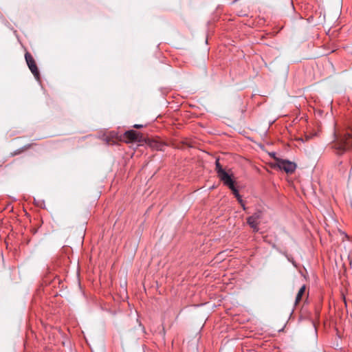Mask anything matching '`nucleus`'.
<instances>
[{"label": "nucleus", "mask_w": 352, "mask_h": 352, "mask_svg": "<svg viewBox=\"0 0 352 352\" xmlns=\"http://www.w3.org/2000/svg\"><path fill=\"white\" fill-rule=\"evenodd\" d=\"M336 148L340 153L352 148V135L349 133H346L336 144Z\"/></svg>", "instance_id": "f257e3e1"}, {"label": "nucleus", "mask_w": 352, "mask_h": 352, "mask_svg": "<svg viewBox=\"0 0 352 352\" xmlns=\"http://www.w3.org/2000/svg\"><path fill=\"white\" fill-rule=\"evenodd\" d=\"M262 218L261 210H257L252 216L248 217L247 223L253 229L254 232H257L259 230V220Z\"/></svg>", "instance_id": "7ed1b4c3"}, {"label": "nucleus", "mask_w": 352, "mask_h": 352, "mask_svg": "<svg viewBox=\"0 0 352 352\" xmlns=\"http://www.w3.org/2000/svg\"><path fill=\"white\" fill-rule=\"evenodd\" d=\"M230 189L232 190L233 195L236 198L238 202L239 203H242V198H241L240 194L239 193L238 190L236 188L235 186H234L233 187L230 188Z\"/></svg>", "instance_id": "9d476101"}, {"label": "nucleus", "mask_w": 352, "mask_h": 352, "mask_svg": "<svg viewBox=\"0 0 352 352\" xmlns=\"http://www.w3.org/2000/svg\"><path fill=\"white\" fill-rule=\"evenodd\" d=\"M124 136L127 140L131 142L142 143L144 142V138L139 132L134 130H129L125 132Z\"/></svg>", "instance_id": "20e7f679"}, {"label": "nucleus", "mask_w": 352, "mask_h": 352, "mask_svg": "<svg viewBox=\"0 0 352 352\" xmlns=\"http://www.w3.org/2000/svg\"><path fill=\"white\" fill-rule=\"evenodd\" d=\"M215 170L217 173V176L220 175L226 171L220 164L219 159H217L215 162Z\"/></svg>", "instance_id": "1a4fd4ad"}, {"label": "nucleus", "mask_w": 352, "mask_h": 352, "mask_svg": "<svg viewBox=\"0 0 352 352\" xmlns=\"http://www.w3.org/2000/svg\"><path fill=\"white\" fill-rule=\"evenodd\" d=\"M239 204H241L243 209L245 210L246 209V208H245L243 201L242 200V203H239Z\"/></svg>", "instance_id": "f8f14e48"}, {"label": "nucleus", "mask_w": 352, "mask_h": 352, "mask_svg": "<svg viewBox=\"0 0 352 352\" xmlns=\"http://www.w3.org/2000/svg\"><path fill=\"white\" fill-rule=\"evenodd\" d=\"M143 126L142 124H135L133 126L134 128H136V129H140L142 128Z\"/></svg>", "instance_id": "9b49d317"}, {"label": "nucleus", "mask_w": 352, "mask_h": 352, "mask_svg": "<svg viewBox=\"0 0 352 352\" xmlns=\"http://www.w3.org/2000/svg\"><path fill=\"white\" fill-rule=\"evenodd\" d=\"M25 59L30 70L31 71L35 78L38 80H40V73L38 69L36 64L35 60L34 59L33 56L30 52H25Z\"/></svg>", "instance_id": "f03ea898"}, {"label": "nucleus", "mask_w": 352, "mask_h": 352, "mask_svg": "<svg viewBox=\"0 0 352 352\" xmlns=\"http://www.w3.org/2000/svg\"><path fill=\"white\" fill-rule=\"evenodd\" d=\"M278 166L280 169L285 170L287 173H293L296 168L295 163L285 160H278Z\"/></svg>", "instance_id": "39448f33"}, {"label": "nucleus", "mask_w": 352, "mask_h": 352, "mask_svg": "<svg viewBox=\"0 0 352 352\" xmlns=\"http://www.w3.org/2000/svg\"><path fill=\"white\" fill-rule=\"evenodd\" d=\"M305 292V285H302L299 289L295 300V305H296L302 299V297Z\"/></svg>", "instance_id": "0eeeda50"}, {"label": "nucleus", "mask_w": 352, "mask_h": 352, "mask_svg": "<svg viewBox=\"0 0 352 352\" xmlns=\"http://www.w3.org/2000/svg\"><path fill=\"white\" fill-rule=\"evenodd\" d=\"M34 144H26L25 146H23V147L16 150L15 151H14V153L12 154V155H19L21 154V153L28 150L29 148H30L32 146H33Z\"/></svg>", "instance_id": "6e6552de"}, {"label": "nucleus", "mask_w": 352, "mask_h": 352, "mask_svg": "<svg viewBox=\"0 0 352 352\" xmlns=\"http://www.w3.org/2000/svg\"><path fill=\"white\" fill-rule=\"evenodd\" d=\"M106 140H107V142H108L109 141V137H107Z\"/></svg>", "instance_id": "ddd939ff"}, {"label": "nucleus", "mask_w": 352, "mask_h": 352, "mask_svg": "<svg viewBox=\"0 0 352 352\" xmlns=\"http://www.w3.org/2000/svg\"><path fill=\"white\" fill-rule=\"evenodd\" d=\"M221 181L223 182V184L228 186L229 188L234 186V180L226 171L218 176Z\"/></svg>", "instance_id": "423d86ee"}]
</instances>
